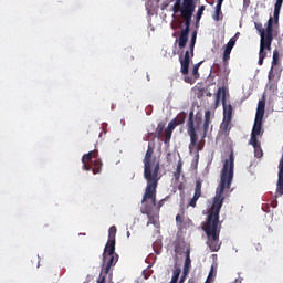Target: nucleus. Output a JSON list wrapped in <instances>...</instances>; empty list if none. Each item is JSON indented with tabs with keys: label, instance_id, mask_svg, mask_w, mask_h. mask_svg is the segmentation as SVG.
Instances as JSON below:
<instances>
[{
	"label": "nucleus",
	"instance_id": "1",
	"mask_svg": "<svg viewBox=\"0 0 283 283\" xmlns=\"http://www.w3.org/2000/svg\"><path fill=\"white\" fill-rule=\"evenodd\" d=\"M234 163L235 157L233 156V151H231L229 159H226L223 163L221 179L213 198V203L208 211L206 222L202 224V230L208 238L207 244L213 252L220 251V209L224 205V193L231 189V182H233Z\"/></svg>",
	"mask_w": 283,
	"mask_h": 283
},
{
	"label": "nucleus",
	"instance_id": "2",
	"mask_svg": "<svg viewBox=\"0 0 283 283\" xmlns=\"http://www.w3.org/2000/svg\"><path fill=\"white\" fill-rule=\"evenodd\" d=\"M144 179L146 180L145 198H154L160 176V161L154 157V144L148 143L144 157Z\"/></svg>",
	"mask_w": 283,
	"mask_h": 283
},
{
	"label": "nucleus",
	"instance_id": "3",
	"mask_svg": "<svg viewBox=\"0 0 283 283\" xmlns=\"http://www.w3.org/2000/svg\"><path fill=\"white\" fill-rule=\"evenodd\" d=\"M179 12L185 21V29L180 31L179 39L176 41L178 42L179 50H185V48H187V43L189 42L191 18L193 17V12H196V2L193 0H184V9Z\"/></svg>",
	"mask_w": 283,
	"mask_h": 283
},
{
	"label": "nucleus",
	"instance_id": "4",
	"mask_svg": "<svg viewBox=\"0 0 283 283\" xmlns=\"http://www.w3.org/2000/svg\"><path fill=\"white\" fill-rule=\"evenodd\" d=\"M188 136L190 137L189 151H196L197 158L200 156V151L205 149V140L198 142V133H196V124L193 123V111H190L188 118Z\"/></svg>",
	"mask_w": 283,
	"mask_h": 283
},
{
	"label": "nucleus",
	"instance_id": "5",
	"mask_svg": "<svg viewBox=\"0 0 283 283\" xmlns=\"http://www.w3.org/2000/svg\"><path fill=\"white\" fill-rule=\"evenodd\" d=\"M198 39V31H193L189 42V50L181 51L179 54V63L181 65L180 72L184 76L189 74V64L193 59V50H196V40Z\"/></svg>",
	"mask_w": 283,
	"mask_h": 283
},
{
	"label": "nucleus",
	"instance_id": "6",
	"mask_svg": "<svg viewBox=\"0 0 283 283\" xmlns=\"http://www.w3.org/2000/svg\"><path fill=\"white\" fill-rule=\"evenodd\" d=\"M82 164L84 171H93L95 176L96 174H101L103 169V161L98 159V150L96 149L83 155Z\"/></svg>",
	"mask_w": 283,
	"mask_h": 283
},
{
	"label": "nucleus",
	"instance_id": "7",
	"mask_svg": "<svg viewBox=\"0 0 283 283\" xmlns=\"http://www.w3.org/2000/svg\"><path fill=\"white\" fill-rule=\"evenodd\" d=\"M222 98L223 105V127L227 129L231 125V119L233 118V106L231 104L227 105V90L224 87H219L216 94V105L220 103Z\"/></svg>",
	"mask_w": 283,
	"mask_h": 283
},
{
	"label": "nucleus",
	"instance_id": "8",
	"mask_svg": "<svg viewBox=\"0 0 283 283\" xmlns=\"http://www.w3.org/2000/svg\"><path fill=\"white\" fill-rule=\"evenodd\" d=\"M156 193L157 189H155V196L153 197L145 198V192L143 195L142 213L148 216V222L146 224L147 227H149V224H156V219L151 216V211H154V207H156Z\"/></svg>",
	"mask_w": 283,
	"mask_h": 283
},
{
	"label": "nucleus",
	"instance_id": "9",
	"mask_svg": "<svg viewBox=\"0 0 283 283\" xmlns=\"http://www.w3.org/2000/svg\"><path fill=\"white\" fill-rule=\"evenodd\" d=\"M265 27H266V33L260 40V51H259V52H262L263 54H266L265 50L271 52V45L273 43V17L269 18Z\"/></svg>",
	"mask_w": 283,
	"mask_h": 283
},
{
	"label": "nucleus",
	"instance_id": "10",
	"mask_svg": "<svg viewBox=\"0 0 283 283\" xmlns=\"http://www.w3.org/2000/svg\"><path fill=\"white\" fill-rule=\"evenodd\" d=\"M103 262L105 265L104 274L108 275L109 271H112V266H116V262H118V254H116V248L113 251H109V247L104 248L103 252Z\"/></svg>",
	"mask_w": 283,
	"mask_h": 283
},
{
	"label": "nucleus",
	"instance_id": "11",
	"mask_svg": "<svg viewBox=\"0 0 283 283\" xmlns=\"http://www.w3.org/2000/svg\"><path fill=\"white\" fill-rule=\"evenodd\" d=\"M235 42L237 39L235 38H231L229 40V42L227 43L224 51H223V56H222V61H223V67H224V74H227V76H229V61L231 60V51L233 50V48H235Z\"/></svg>",
	"mask_w": 283,
	"mask_h": 283
},
{
	"label": "nucleus",
	"instance_id": "12",
	"mask_svg": "<svg viewBox=\"0 0 283 283\" xmlns=\"http://www.w3.org/2000/svg\"><path fill=\"white\" fill-rule=\"evenodd\" d=\"M187 252L191 255V248L187 242H185V240L175 241V253H178V255H182V253H185V255H187Z\"/></svg>",
	"mask_w": 283,
	"mask_h": 283
},
{
	"label": "nucleus",
	"instance_id": "13",
	"mask_svg": "<svg viewBox=\"0 0 283 283\" xmlns=\"http://www.w3.org/2000/svg\"><path fill=\"white\" fill-rule=\"evenodd\" d=\"M201 196H202V180L198 179L196 181L195 193H193L192 200H190L189 202V207L196 208V203L198 202V200H200Z\"/></svg>",
	"mask_w": 283,
	"mask_h": 283
},
{
	"label": "nucleus",
	"instance_id": "14",
	"mask_svg": "<svg viewBox=\"0 0 283 283\" xmlns=\"http://www.w3.org/2000/svg\"><path fill=\"white\" fill-rule=\"evenodd\" d=\"M116 226H112L108 230V240L105 247L109 248L111 253L114 251V248H116Z\"/></svg>",
	"mask_w": 283,
	"mask_h": 283
},
{
	"label": "nucleus",
	"instance_id": "15",
	"mask_svg": "<svg viewBox=\"0 0 283 283\" xmlns=\"http://www.w3.org/2000/svg\"><path fill=\"white\" fill-rule=\"evenodd\" d=\"M209 125H211V111H206L203 126H202L203 132L201 135V140H205L207 138V134L209 132Z\"/></svg>",
	"mask_w": 283,
	"mask_h": 283
},
{
	"label": "nucleus",
	"instance_id": "16",
	"mask_svg": "<svg viewBox=\"0 0 283 283\" xmlns=\"http://www.w3.org/2000/svg\"><path fill=\"white\" fill-rule=\"evenodd\" d=\"M176 120L169 122L167 128L165 129V144L169 143L171 140V134H174V130L176 129Z\"/></svg>",
	"mask_w": 283,
	"mask_h": 283
},
{
	"label": "nucleus",
	"instance_id": "17",
	"mask_svg": "<svg viewBox=\"0 0 283 283\" xmlns=\"http://www.w3.org/2000/svg\"><path fill=\"white\" fill-rule=\"evenodd\" d=\"M223 14H222V2H217V6L214 8V13L212 14V19L213 21H222L223 19Z\"/></svg>",
	"mask_w": 283,
	"mask_h": 283
},
{
	"label": "nucleus",
	"instance_id": "18",
	"mask_svg": "<svg viewBox=\"0 0 283 283\" xmlns=\"http://www.w3.org/2000/svg\"><path fill=\"white\" fill-rule=\"evenodd\" d=\"M262 134V120L254 119V125L251 135L260 136Z\"/></svg>",
	"mask_w": 283,
	"mask_h": 283
},
{
	"label": "nucleus",
	"instance_id": "19",
	"mask_svg": "<svg viewBox=\"0 0 283 283\" xmlns=\"http://www.w3.org/2000/svg\"><path fill=\"white\" fill-rule=\"evenodd\" d=\"M189 269H191V254L188 251L184 263V275H188Z\"/></svg>",
	"mask_w": 283,
	"mask_h": 283
},
{
	"label": "nucleus",
	"instance_id": "20",
	"mask_svg": "<svg viewBox=\"0 0 283 283\" xmlns=\"http://www.w3.org/2000/svg\"><path fill=\"white\" fill-rule=\"evenodd\" d=\"M185 9V0H176L175 4H174V12L175 14H178V12H182V10Z\"/></svg>",
	"mask_w": 283,
	"mask_h": 283
},
{
	"label": "nucleus",
	"instance_id": "21",
	"mask_svg": "<svg viewBox=\"0 0 283 283\" xmlns=\"http://www.w3.org/2000/svg\"><path fill=\"white\" fill-rule=\"evenodd\" d=\"M280 81V75L276 76L275 81H269L266 87L270 92H277V83Z\"/></svg>",
	"mask_w": 283,
	"mask_h": 283
},
{
	"label": "nucleus",
	"instance_id": "22",
	"mask_svg": "<svg viewBox=\"0 0 283 283\" xmlns=\"http://www.w3.org/2000/svg\"><path fill=\"white\" fill-rule=\"evenodd\" d=\"M254 28L255 30H258V32L260 33L261 39L266 36V29H264V27L262 25V23L260 22H255L254 23Z\"/></svg>",
	"mask_w": 283,
	"mask_h": 283
},
{
	"label": "nucleus",
	"instance_id": "23",
	"mask_svg": "<svg viewBox=\"0 0 283 283\" xmlns=\"http://www.w3.org/2000/svg\"><path fill=\"white\" fill-rule=\"evenodd\" d=\"M187 118V114L185 113H180L175 119L176 122V127H178V125H182V123H185V119Z\"/></svg>",
	"mask_w": 283,
	"mask_h": 283
},
{
	"label": "nucleus",
	"instance_id": "24",
	"mask_svg": "<svg viewBox=\"0 0 283 283\" xmlns=\"http://www.w3.org/2000/svg\"><path fill=\"white\" fill-rule=\"evenodd\" d=\"M180 174H182V161H179L177 165V169L174 172L175 180H180Z\"/></svg>",
	"mask_w": 283,
	"mask_h": 283
},
{
	"label": "nucleus",
	"instance_id": "25",
	"mask_svg": "<svg viewBox=\"0 0 283 283\" xmlns=\"http://www.w3.org/2000/svg\"><path fill=\"white\" fill-rule=\"evenodd\" d=\"M163 132H165V123L160 122L156 128L157 138H163Z\"/></svg>",
	"mask_w": 283,
	"mask_h": 283
},
{
	"label": "nucleus",
	"instance_id": "26",
	"mask_svg": "<svg viewBox=\"0 0 283 283\" xmlns=\"http://www.w3.org/2000/svg\"><path fill=\"white\" fill-rule=\"evenodd\" d=\"M280 10H282V7H277L274 4V23L277 25L280 23Z\"/></svg>",
	"mask_w": 283,
	"mask_h": 283
},
{
	"label": "nucleus",
	"instance_id": "27",
	"mask_svg": "<svg viewBox=\"0 0 283 283\" xmlns=\"http://www.w3.org/2000/svg\"><path fill=\"white\" fill-rule=\"evenodd\" d=\"M249 145H252L253 148L260 147V142L258 140V135H251Z\"/></svg>",
	"mask_w": 283,
	"mask_h": 283
},
{
	"label": "nucleus",
	"instance_id": "28",
	"mask_svg": "<svg viewBox=\"0 0 283 283\" xmlns=\"http://www.w3.org/2000/svg\"><path fill=\"white\" fill-rule=\"evenodd\" d=\"M280 62V52L277 50L273 51V60H272V67H275Z\"/></svg>",
	"mask_w": 283,
	"mask_h": 283
},
{
	"label": "nucleus",
	"instance_id": "29",
	"mask_svg": "<svg viewBox=\"0 0 283 283\" xmlns=\"http://www.w3.org/2000/svg\"><path fill=\"white\" fill-rule=\"evenodd\" d=\"M200 65H202V62H199L193 65L192 76H195V78H200V73H198V70H200Z\"/></svg>",
	"mask_w": 283,
	"mask_h": 283
},
{
	"label": "nucleus",
	"instance_id": "30",
	"mask_svg": "<svg viewBox=\"0 0 283 283\" xmlns=\"http://www.w3.org/2000/svg\"><path fill=\"white\" fill-rule=\"evenodd\" d=\"M180 273H182V270H180V268H177V269L172 272L171 281H172V282H178V280H179V277H180Z\"/></svg>",
	"mask_w": 283,
	"mask_h": 283
},
{
	"label": "nucleus",
	"instance_id": "31",
	"mask_svg": "<svg viewBox=\"0 0 283 283\" xmlns=\"http://www.w3.org/2000/svg\"><path fill=\"white\" fill-rule=\"evenodd\" d=\"M169 200V196L165 197L164 199L159 200L158 203H156V206H153L156 207L157 211H160V208L165 206V202H167Z\"/></svg>",
	"mask_w": 283,
	"mask_h": 283
},
{
	"label": "nucleus",
	"instance_id": "32",
	"mask_svg": "<svg viewBox=\"0 0 283 283\" xmlns=\"http://www.w3.org/2000/svg\"><path fill=\"white\" fill-rule=\"evenodd\" d=\"M205 13V6L199 7L197 11V23H200V19H202V14Z\"/></svg>",
	"mask_w": 283,
	"mask_h": 283
},
{
	"label": "nucleus",
	"instance_id": "33",
	"mask_svg": "<svg viewBox=\"0 0 283 283\" xmlns=\"http://www.w3.org/2000/svg\"><path fill=\"white\" fill-rule=\"evenodd\" d=\"M254 120H264V111L256 108L255 119Z\"/></svg>",
	"mask_w": 283,
	"mask_h": 283
},
{
	"label": "nucleus",
	"instance_id": "34",
	"mask_svg": "<svg viewBox=\"0 0 283 283\" xmlns=\"http://www.w3.org/2000/svg\"><path fill=\"white\" fill-rule=\"evenodd\" d=\"M185 83H188L189 85H193L198 78L196 76H185L184 77Z\"/></svg>",
	"mask_w": 283,
	"mask_h": 283
},
{
	"label": "nucleus",
	"instance_id": "35",
	"mask_svg": "<svg viewBox=\"0 0 283 283\" xmlns=\"http://www.w3.org/2000/svg\"><path fill=\"white\" fill-rule=\"evenodd\" d=\"M195 123H196L195 129H198V127H200V125H202V114L196 115Z\"/></svg>",
	"mask_w": 283,
	"mask_h": 283
},
{
	"label": "nucleus",
	"instance_id": "36",
	"mask_svg": "<svg viewBox=\"0 0 283 283\" xmlns=\"http://www.w3.org/2000/svg\"><path fill=\"white\" fill-rule=\"evenodd\" d=\"M264 59H266V53L259 52V65H264Z\"/></svg>",
	"mask_w": 283,
	"mask_h": 283
},
{
	"label": "nucleus",
	"instance_id": "37",
	"mask_svg": "<svg viewBox=\"0 0 283 283\" xmlns=\"http://www.w3.org/2000/svg\"><path fill=\"white\" fill-rule=\"evenodd\" d=\"M254 156L255 158H262V148L260 146H256V148H254Z\"/></svg>",
	"mask_w": 283,
	"mask_h": 283
},
{
	"label": "nucleus",
	"instance_id": "38",
	"mask_svg": "<svg viewBox=\"0 0 283 283\" xmlns=\"http://www.w3.org/2000/svg\"><path fill=\"white\" fill-rule=\"evenodd\" d=\"M269 81H275L277 77H275V73L273 72V66L269 71L268 75Z\"/></svg>",
	"mask_w": 283,
	"mask_h": 283
},
{
	"label": "nucleus",
	"instance_id": "39",
	"mask_svg": "<svg viewBox=\"0 0 283 283\" xmlns=\"http://www.w3.org/2000/svg\"><path fill=\"white\" fill-rule=\"evenodd\" d=\"M265 107H266V102H264V101H259L256 109H262V111H264Z\"/></svg>",
	"mask_w": 283,
	"mask_h": 283
},
{
	"label": "nucleus",
	"instance_id": "40",
	"mask_svg": "<svg viewBox=\"0 0 283 283\" xmlns=\"http://www.w3.org/2000/svg\"><path fill=\"white\" fill-rule=\"evenodd\" d=\"M212 280H213V268H211V270H210V272H209V275H208L206 282L211 283Z\"/></svg>",
	"mask_w": 283,
	"mask_h": 283
},
{
	"label": "nucleus",
	"instance_id": "41",
	"mask_svg": "<svg viewBox=\"0 0 283 283\" xmlns=\"http://www.w3.org/2000/svg\"><path fill=\"white\" fill-rule=\"evenodd\" d=\"M106 276L101 275L99 279L97 280V283H105Z\"/></svg>",
	"mask_w": 283,
	"mask_h": 283
},
{
	"label": "nucleus",
	"instance_id": "42",
	"mask_svg": "<svg viewBox=\"0 0 283 283\" xmlns=\"http://www.w3.org/2000/svg\"><path fill=\"white\" fill-rule=\"evenodd\" d=\"M283 0H276L274 6L282 8Z\"/></svg>",
	"mask_w": 283,
	"mask_h": 283
},
{
	"label": "nucleus",
	"instance_id": "43",
	"mask_svg": "<svg viewBox=\"0 0 283 283\" xmlns=\"http://www.w3.org/2000/svg\"><path fill=\"white\" fill-rule=\"evenodd\" d=\"M176 222H182V217L180 214L176 216Z\"/></svg>",
	"mask_w": 283,
	"mask_h": 283
},
{
	"label": "nucleus",
	"instance_id": "44",
	"mask_svg": "<svg viewBox=\"0 0 283 283\" xmlns=\"http://www.w3.org/2000/svg\"><path fill=\"white\" fill-rule=\"evenodd\" d=\"M185 280H187V274H184V275L181 276V279H180L179 283H184V282H185Z\"/></svg>",
	"mask_w": 283,
	"mask_h": 283
},
{
	"label": "nucleus",
	"instance_id": "45",
	"mask_svg": "<svg viewBox=\"0 0 283 283\" xmlns=\"http://www.w3.org/2000/svg\"><path fill=\"white\" fill-rule=\"evenodd\" d=\"M238 36H240V32H237L232 39H237L238 40Z\"/></svg>",
	"mask_w": 283,
	"mask_h": 283
},
{
	"label": "nucleus",
	"instance_id": "46",
	"mask_svg": "<svg viewBox=\"0 0 283 283\" xmlns=\"http://www.w3.org/2000/svg\"><path fill=\"white\" fill-rule=\"evenodd\" d=\"M217 2H219V3H223V2H224V0H217Z\"/></svg>",
	"mask_w": 283,
	"mask_h": 283
},
{
	"label": "nucleus",
	"instance_id": "47",
	"mask_svg": "<svg viewBox=\"0 0 283 283\" xmlns=\"http://www.w3.org/2000/svg\"><path fill=\"white\" fill-rule=\"evenodd\" d=\"M169 283H178L177 281H170Z\"/></svg>",
	"mask_w": 283,
	"mask_h": 283
},
{
	"label": "nucleus",
	"instance_id": "48",
	"mask_svg": "<svg viewBox=\"0 0 283 283\" xmlns=\"http://www.w3.org/2000/svg\"><path fill=\"white\" fill-rule=\"evenodd\" d=\"M129 235H130V233H129V232H127V238H129Z\"/></svg>",
	"mask_w": 283,
	"mask_h": 283
},
{
	"label": "nucleus",
	"instance_id": "49",
	"mask_svg": "<svg viewBox=\"0 0 283 283\" xmlns=\"http://www.w3.org/2000/svg\"><path fill=\"white\" fill-rule=\"evenodd\" d=\"M172 36H176V33H172Z\"/></svg>",
	"mask_w": 283,
	"mask_h": 283
},
{
	"label": "nucleus",
	"instance_id": "50",
	"mask_svg": "<svg viewBox=\"0 0 283 283\" xmlns=\"http://www.w3.org/2000/svg\"><path fill=\"white\" fill-rule=\"evenodd\" d=\"M205 283H209V281H206Z\"/></svg>",
	"mask_w": 283,
	"mask_h": 283
}]
</instances>
